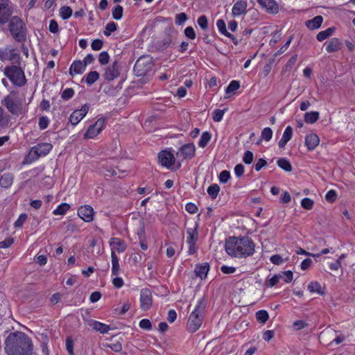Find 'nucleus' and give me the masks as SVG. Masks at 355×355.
<instances>
[{"mask_svg":"<svg viewBox=\"0 0 355 355\" xmlns=\"http://www.w3.org/2000/svg\"><path fill=\"white\" fill-rule=\"evenodd\" d=\"M158 159L162 166L168 168L174 165L175 162V157L170 150H164L159 153Z\"/></svg>","mask_w":355,"mask_h":355,"instance_id":"obj_11","label":"nucleus"},{"mask_svg":"<svg viewBox=\"0 0 355 355\" xmlns=\"http://www.w3.org/2000/svg\"><path fill=\"white\" fill-rule=\"evenodd\" d=\"M268 318L269 315L266 310H259L256 313V318L260 323H266Z\"/></svg>","mask_w":355,"mask_h":355,"instance_id":"obj_37","label":"nucleus"},{"mask_svg":"<svg viewBox=\"0 0 355 355\" xmlns=\"http://www.w3.org/2000/svg\"><path fill=\"white\" fill-rule=\"evenodd\" d=\"M49 119L47 116H42L39 118L38 125L40 130L46 129L49 124Z\"/></svg>","mask_w":355,"mask_h":355,"instance_id":"obj_49","label":"nucleus"},{"mask_svg":"<svg viewBox=\"0 0 355 355\" xmlns=\"http://www.w3.org/2000/svg\"><path fill=\"white\" fill-rule=\"evenodd\" d=\"M247 10V3L245 1L239 0L237 1L233 6L232 12L233 16H240L242 14H245Z\"/></svg>","mask_w":355,"mask_h":355,"instance_id":"obj_20","label":"nucleus"},{"mask_svg":"<svg viewBox=\"0 0 355 355\" xmlns=\"http://www.w3.org/2000/svg\"><path fill=\"white\" fill-rule=\"evenodd\" d=\"M257 1L271 13H277L279 10L278 4L275 0H257Z\"/></svg>","mask_w":355,"mask_h":355,"instance_id":"obj_24","label":"nucleus"},{"mask_svg":"<svg viewBox=\"0 0 355 355\" xmlns=\"http://www.w3.org/2000/svg\"><path fill=\"white\" fill-rule=\"evenodd\" d=\"M111 260H112V275L117 276L119 274L120 266L119 263V259L114 252H111Z\"/></svg>","mask_w":355,"mask_h":355,"instance_id":"obj_28","label":"nucleus"},{"mask_svg":"<svg viewBox=\"0 0 355 355\" xmlns=\"http://www.w3.org/2000/svg\"><path fill=\"white\" fill-rule=\"evenodd\" d=\"M9 31L13 39L24 42L26 39V27L22 19L17 16L12 17L8 24Z\"/></svg>","mask_w":355,"mask_h":355,"instance_id":"obj_4","label":"nucleus"},{"mask_svg":"<svg viewBox=\"0 0 355 355\" xmlns=\"http://www.w3.org/2000/svg\"><path fill=\"white\" fill-rule=\"evenodd\" d=\"M153 66V63L150 58L141 56L136 61L133 71L137 76H144L151 71Z\"/></svg>","mask_w":355,"mask_h":355,"instance_id":"obj_6","label":"nucleus"},{"mask_svg":"<svg viewBox=\"0 0 355 355\" xmlns=\"http://www.w3.org/2000/svg\"><path fill=\"white\" fill-rule=\"evenodd\" d=\"M197 22L202 30H206L208 28V20L205 15H201L199 17Z\"/></svg>","mask_w":355,"mask_h":355,"instance_id":"obj_52","label":"nucleus"},{"mask_svg":"<svg viewBox=\"0 0 355 355\" xmlns=\"http://www.w3.org/2000/svg\"><path fill=\"white\" fill-rule=\"evenodd\" d=\"M112 252L117 251L119 253H122L125 251L127 245L125 242L117 237H112L109 241Z\"/></svg>","mask_w":355,"mask_h":355,"instance_id":"obj_17","label":"nucleus"},{"mask_svg":"<svg viewBox=\"0 0 355 355\" xmlns=\"http://www.w3.org/2000/svg\"><path fill=\"white\" fill-rule=\"evenodd\" d=\"M319 115V112L316 111L306 112L304 114V121L308 123H313L318 120Z\"/></svg>","mask_w":355,"mask_h":355,"instance_id":"obj_32","label":"nucleus"},{"mask_svg":"<svg viewBox=\"0 0 355 355\" xmlns=\"http://www.w3.org/2000/svg\"><path fill=\"white\" fill-rule=\"evenodd\" d=\"M12 14L10 0H1L0 3V24H5L9 21Z\"/></svg>","mask_w":355,"mask_h":355,"instance_id":"obj_10","label":"nucleus"},{"mask_svg":"<svg viewBox=\"0 0 355 355\" xmlns=\"http://www.w3.org/2000/svg\"><path fill=\"white\" fill-rule=\"evenodd\" d=\"M140 308L143 311L150 309L153 304V296L151 291L148 288H143L140 292Z\"/></svg>","mask_w":355,"mask_h":355,"instance_id":"obj_12","label":"nucleus"},{"mask_svg":"<svg viewBox=\"0 0 355 355\" xmlns=\"http://www.w3.org/2000/svg\"><path fill=\"white\" fill-rule=\"evenodd\" d=\"M88 325L92 327L93 329L99 331L101 334H106L110 330L109 325L96 320H89L88 322Z\"/></svg>","mask_w":355,"mask_h":355,"instance_id":"obj_21","label":"nucleus"},{"mask_svg":"<svg viewBox=\"0 0 355 355\" xmlns=\"http://www.w3.org/2000/svg\"><path fill=\"white\" fill-rule=\"evenodd\" d=\"M196 147L193 143L186 144L182 146L176 153L178 157H182L186 159H191L194 157Z\"/></svg>","mask_w":355,"mask_h":355,"instance_id":"obj_14","label":"nucleus"},{"mask_svg":"<svg viewBox=\"0 0 355 355\" xmlns=\"http://www.w3.org/2000/svg\"><path fill=\"white\" fill-rule=\"evenodd\" d=\"M240 87V83L238 80H232L225 89L227 94H232Z\"/></svg>","mask_w":355,"mask_h":355,"instance_id":"obj_39","label":"nucleus"},{"mask_svg":"<svg viewBox=\"0 0 355 355\" xmlns=\"http://www.w3.org/2000/svg\"><path fill=\"white\" fill-rule=\"evenodd\" d=\"M325 49L328 53H334L341 49L343 44L338 38L334 37L325 42Z\"/></svg>","mask_w":355,"mask_h":355,"instance_id":"obj_18","label":"nucleus"},{"mask_svg":"<svg viewBox=\"0 0 355 355\" xmlns=\"http://www.w3.org/2000/svg\"><path fill=\"white\" fill-rule=\"evenodd\" d=\"M89 105L88 104L83 105L80 110L73 111L70 116L69 121L72 125H77L87 114Z\"/></svg>","mask_w":355,"mask_h":355,"instance_id":"obj_13","label":"nucleus"},{"mask_svg":"<svg viewBox=\"0 0 355 355\" xmlns=\"http://www.w3.org/2000/svg\"><path fill=\"white\" fill-rule=\"evenodd\" d=\"M99 133L98 132L97 130L94 127L93 125H89L87 130L84 135L85 139H93L96 136H97Z\"/></svg>","mask_w":355,"mask_h":355,"instance_id":"obj_42","label":"nucleus"},{"mask_svg":"<svg viewBox=\"0 0 355 355\" xmlns=\"http://www.w3.org/2000/svg\"><path fill=\"white\" fill-rule=\"evenodd\" d=\"M73 11L71 7L64 6L60 9V15L62 19H68L72 15Z\"/></svg>","mask_w":355,"mask_h":355,"instance_id":"obj_35","label":"nucleus"},{"mask_svg":"<svg viewBox=\"0 0 355 355\" xmlns=\"http://www.w3.org/2000/svg\"><path fill=\"white\" fill-rule=\"evenodd\" d=\"M336 198H337L336 191L333 189L329 191L325 195V200L329 202H334V201H336Z\"/></svg>","mask_w":355,"mask_h":355,"instance_id":"obj_54","label":"nucleus"},{"mask_svg":"<svg viewBox=\"0 0 355 355\" xmlns=\"http://www.w3.org/2000/svg\"><path fill=\"white\" fill-rule=\"evenodd\" d=\"M94 209L89 205L81 206L78 209V216L83 219L85 222H91L94 219Z\"/></svg>","mask_w":355,"mask_h":355,"instance_id":"obj_16","label":"nucleus"},{"mask_svg":"<svg viewBox=\"0 0 355 355\" xmlns=\"http://www.w3.org/2000/svg\"><path fill=\"white\" fill-rule=\"evenodd\" d=\"M211 138V135L209 132L206 131L202 132L201 135L200 139L198 141V146L200 148H205L207 146L208 143L210 141Z\"/></svg>","mask_w":355,"mask_h":355,"instance_id":"obj_31","label":"nucleus"},{"mask_svg":"<svg viewBox=\"0 0 355 355\" xmlns=\"http://www.w3.org/2000/svg\"><path fill=\"white\" fill-rule=\"evenodd\" d=\"M3 72L4 75L16 86L22 87L26 83L24 72L16 65L6 67Z\"/></svg>","mask_w":355,"mask_h":355,"instance_id":"obj_5","label":"nucleus"},{"mask_svg":"<svg viewBox=\"0 0 355 355\" xmlns=\"http://www.w3.org/2000/svg\"><path fill=\"white\" fill-rule=\"evenodd\" d=\"M277 165L279 167H280L286 172H290L292 171V166L290 162L286 158H280L277 161Z\"/></svg>","mask_w":355,"mask_h":355,"instance_id":"obj_34","label":"nucleus"},{"mask_svg":"<svg viewBox=\"0 0 355 355\" xmlns=\"http://www.w3.org/2000/svg\"><path fill=\"white\" fill-rule=\"evenodd\" d=\"M2 104L12 114L19 116L21 112V102L14 96L10 94L5 96L2 101Z\"/></svg>","mask_w":355,"mask_h":355,"instance_id":"obj_8","label":"nucleus"},{"mask_svg":"<svg viewBox=\"0 0 355 355\" xmlns=\"http://www.w3.org/2000/svg\"><path fill=\"white\" fill-rule=\"evenodd\" d=\"M110 61V55L107 51H102L98 55V62L101 65L108 64Z\"/></svg>","mask_w":355,"mask_h":355,"instance_id":"obj_46","label":"nucleus"},{"mask_svg":"<svg viewBox=\"0 0 355 355\" xmlns=\"http://www.w3.org/2000/svg\"><path fill=\"white\" fill-rule=\"evenodd\" d=\"M120 75V64L118 60H114L113 62L105 69L103 76L105 80L112 81L117 78Z\"/></svg>","mask_w":355,"mask_h":355,"instance_id":"obj_9","label":"nucleus"},{"mask_svg":"<svg viewBox=\"0 0 355 355\" xmlns=\"http://www.w3.org/2000/svg\"><path fill=\"white\" fill-rule=\"evenodd\" d=\"M13 182V175L10 173H4L0 178V185L1 187L8 189Z\"/></svg>","mask_w":355,"mask_h":355,"instance_id":"obj_27","label":"nucleus"},{"mask_svg":"<svg viewBox=\"0 0 355 355\" xmlns=\"http://www.w3.org/2000/svg\"><path fill=\"white\" fill-rule=\"evenodd\" d=\"M123 8L121 6L117 5L112 10V17L116 20H119L123 17Z\"/></svg>","mask_w":355,"mask_h":355,"instance_id":"obj_40","label":"nucleus"},{"mask_svg":"<svg viewBox=\"0 0 355 355\" xmlns=\"http://www.w3.org/2000/svg\"><path fill=\"white\" fill-rule=\"evenodd\" d=\"M103 42L100 39L94 40L92 42L91 47L94 51H98L103 47Z\"/></svg>","mask_w":355,"mask_h":355,"instance_id":"obj_60","label":"nucleus"},{"mask_svg":"<svg viewBox=\"0 0 355 355\" xmlns=\"http://www.w3.org/2000/svg\"><path fill=\"white\" fill-rule=\"evenodd\" d=\"M272 137V130L270 128H265L261 131V138L266 141L271 139Z\"/></svg>","mask_w":355,"mask_h":355,"instance_id":"obj_48","label":"nucleus"},{"mask_svg":"<svg viewBox=\"0 0 355 355\" xmlns=\"http://www.w3.org/2000/svg\"><path fill=\"white\" fill-rule=\"evenodd\" d=\"M335 30L336 28L334 27H329L324 31L319 32L316 35V38L319 42H322L331 36L335 32Z\"/></svg>","mask_w":355,"mask_h":355,"instance_id":"obj_29","label":"nucleus"},{"mask_svg":"<svg viewBox=\"0 0 355 355\" xmlns=\"http://www.w3.org/2000/svg\"><path fill=\"white\" fill-rule=\"evenodd\" d=\"M323 21V17L320 15L315 16L311 19L307 20L305 23L306 27L310 30L319 28Z\"/></svg>","mask_w":355,"mask_h":355,"instance_id":"obj_25","label":"nucleus"},{"mask_svg":"<svg viewBox=\"0 0 355 355\" xmlns=\"http://www.w3.org/2000/svg\"><path fill=\"white\" fill-rule=\"evenodd\" d=\"M198 223H196L192 227L187 229V243L189 245L188 254L191 255L197 252L196 243L198 240Z\"/></svg>","mask_w":355,"mask_h":355,"instance_id":"obj_7","label":"nucleus"},{"mask_svg":"<svg viewBox=\"0 0 355 355\" xmlns=\"http://www.w3.org/2000/svg\"><path fill=\"white\" fill-rule=\"evenodd\" d=\"M117 28V24L114 21H110L105 26L104 31V35L105 36H110L111 33L115 31Z\"/></svg>","mask_w":355,"mask_h":355,"instance_id":"obj_43","label":"nucleus"},{"mask_svg":"<svg viewBox=\"0 0 355 355\" xmlns=\"http://www.w3.org/2000/svg\"><path fill=\"white\" fill-rule=\"evenodd\" d=\"M230 178V173L229 171L224 170L220 172L219 175V180L221 183H226Z\"/></svg>","mask_w":355,"mask_h":355,"instance_id":"obj_59","label":"nucleus"},{"mask_svg":"<svg viewBox=\"0 0 355 355\" xmlns=\"http://www.w3.org/2000/svg\"><path fill=\"white\" fill-rule=\"evenodd\" d=\"M293 135V128L291 126H287L283 133L282 138L287 141H290Z\"/></svg>","mask_w":355,"mask_h":355,"instance_id":"obj_61","label":"nucleus"},{"mask_svg":"<svg viewBox=\"0 0 355 355\" xmlns=\"http://www.w3.org/2000/svg\"><path fill=\"white\" fill-rule=\"evenodd\" d=\"M139 327L145 330H150L152 329L151 322L148 319H142L139 322Z\"/></svg>","mask_w":355,"mask_h":355,"instance_id":"obj_56","label":"nucleus"},{"mask_svg":"<svg viewBox=\"0 0 355 355\" xmlns=\"http://www.w3.org/2000/svg\"><path fill=\"white\" fill-rule=\"evenodd\" d=\"M209 271V264L207 262L196 265L194 270L196 275L201 279H205L207 277Z\"/></svg>","mask_w":355,"mask_h":355,"instance_id":"obj_22","label":"nucleus"},{"mask_svg":"<svg viewBox=\"0 0 355 355\" xmlns=\"http://www.w3.org/2000/svg\"><path fill=\"white\" fill-rule=\"evenodd\" d=\"M10 119V116L5 114L3 108L0 107V127H8Z\"/></svg>","mask_w":355,"mask_h":355,"instance_id":"obj_38","label":"nucleus"},{"mask_svg":"<svg viewBox=\"0 0 355 355\" xmlns=\"http://www.w3.org/2000/svg\"><path fill=\"white\" fill-rule=\"evenodd\" d=\"M255 245L248 236H232L225 241L226 252L231 257L243 258L252 256L254 252Z\"/></svg>","mask_w":355,"mask_h":355,"instance_id":"obj_2","label":"nucleus"},{"mask_svg":"<svg viewBox=\"0 0 355 355\" xmlns=\"http://www.w3.org/2000/svg\"><path fill=\"white\" fill-rule=\"evenodd\" d=\"M220 191V187L217 184H211L207 189V193L212 199H216Z\"/></svg>","mask_w":355,"mask_h":355,"instance_id":"obj_36","label":"nucleus"},{"mask_svg":"<svg viewBox=\"0 0 355 355\" xmlns=\"http://www.w3.org/2000/svg\"><path fill=\"white\" fill-rule=\"evenodd\" d=\"M70 209V205L66 202H62L58 207L53 210L54 215H64Z\"/></svg>","mask_w":355,"mask_h":355,"instance_id":"obj_33","label":"nucleus"},{"mask_svg":"<svg viewBox=\"0 0 355 355\" xmlns=\"http://www.w3.org/2000/svg\"><path fill=\"white\" fill-rule=\"evenodd\" d=\"M86 69L85 64L81 60H75L69 68V74L73 76V73H83Z\"/></svg>","mask_w":355,"mask_h":355,"instance_id":"obj_23","label":"nucleus"},{"mask_svg":"<svg viewBox=\"0 0 355 355\" xmlns=\"http://www.w3.org/2000/svg\"><path fill=\"white\" fill-rule=\"evenodd\" d=\"M33 344L25 333H10L5 340V352L8 355H31Z\"/></svg>","mask_w":355,"mask_h":355,"instance_id":"obj_1","label":"nucleus"},{"mask_svg":"<svg viewBox=\"0 0 355 355\" xmlns=\"http://www.w3.org/2000/svg\"><path fill=\"white\" fill-rule=\"evenodd\" d=\"M188 19V16L184 12H180L175 15V23L178 26H182Z\"/></svg>","mask_w":355,"mask_h":355,"instance_id":"obj_41","label":"nucleus"},{"mask_svg":"<svg viewBox=\"0 0 355 355\" xmlns=\"http://www.w3.org/2000/svg\"><path fill=\"white\" fill-rule=\"evenodd\" d=\"M253 153L250 150H247L243 157V161L246 164H250L253 161Z\"/></svg>","mask_w":355,"mask_h":355,"instance_id":"obj_58","label":"nucleus"},{"mask_svg":"<svg viewBox=\"0 0 355 355\" xmlns=\"http://www.w3.org/2000/svg\"><path fill=\"white\" fill-rule=\"evenodd\" d=\"M105 125V119L103 118L98 119L94 124V127L97 130L98 132L100 133L104 128Z\"/></svg>","mask_w":355,"mask_h":355,"instance_id":"obj_57","label":"nucleus"},{"mask_svg":"<svg viewBox=\"0 0 355 355\" xmlns=\"http://www.w3.org/2000/svg\"><path fill=\"white\" fill-rule=\"evenodd\" d=\"M270 260L275 265H280L284 263L282 256L277 254L271 256Z\"/></svg>","mask_w":355,"mask_h":355,"instance_id":"obj_63","label":"nucleus"},{"mask_svg":"<svg viewBox=\"0 0 355 355\" xmlns=\"http://www.w3.org/2000/svg\"><path fill=\"white\" fill-rule=\"evenodd\" d=\"M313 200L309 198H304L301 201L302 207L306 210L311 209L313 207Z\"/></svg>","mask_w":355,"mask_h":355,"instance_id":"obj_47","label":"nucleus"},{"mask_svg":"<svg viewBox=\"0 0 355 355\" xmlns=\"http://www.w3.org/2000/svg\"><path fill=\"white\" fill-rule=\"evenodd\" d=\"M14 243V239L9 237L5 240L0 241V248H8L10 247Z\"/></svg>","mask_w":355,"mask_h":355,"instance_id":"obj_62","label":"nucleus"},{"mask_svg":"<svg viewBox=\"0 0 355 355\" xmlns=\"http://www.w3.org/2000/svg\"><path fill=\"white\" fill-rule=\"evenodd\" d=\"M53 146L50 143H42L33 146L31 153L35 155V158L46 155L52 149Z\"/></svg>","mask_w":355,"mask_h":355,"instance_id":"obj_15","label":"nucleus"},{"mask_svg":"<svg viewBox=\"0 0 355 355\" xmlns=\"http://www.w3.org/2000/svg\"><path fill=\"white\" fill-rule=\"evenodd\" d=\"M216 26L219 31V32L226 36V34L229 33V32L226 29V24L223 19H218L216 21Z\"/></svg>","mask_w":355,"mask_h":355,"instance_id":"obj_45","label":"nucleus"},{"mask_svg":"<svg viewBox=\"0 0 355 355\" xmlns=\"http://www.w3.org/2000/svg\"><path fill=\"white\" fill-rule=\"evenodd\" d=\"M99 78V73L96 71L89 72L85 77V81L88 85H92Z\"/></svg>","mask_w":355,"mask_h":355,"instance_id":"obj_30","label":"nucleus"},{"mask_svg":"<svg viewBox=\"0 0 355 355\" xmlns=\"http://www.w3.org/2000/svg\"><path fill=\"white\" fill-rule=\"evenodd\" d=\"M27 219L26 214H21L17 218V220L15 222L14 226L15 228H20L23 226L24 223L26 222Z\"/></svg>","mask_w":355,"mask_h":355,"instance_id":"obj_50","label":"nucleus"},{"mask_svg":"<svg viewBox=\"0 0 355 355\" xmlns=\"http://www.w3.org/2000/svg\"><path fill=\"white\" fill-rule=\"evenodd\" d=\"M184 33L187 37L190 40H194L196 37V34L194 29L191 26H188L184 29Z\"/></svg>","mask_w":355,"mask_h":355,"instance_id":"obj_55","label":"nucleus"},{"mask_svg":"<svg viewBox=\"0 0 355 355\" xmlns=\"http://www.w3.org/2000/svg\"><path fill=\"white\" fill-rule=\"evenodd\" d=\"M74 95V91L71 88L65 89L61 95V97L64 101H68Z\"/></svg>","mask_w":355,"mask_h":355,"instance_id":"obj_51","label":"nucleus"},{"mask_svg":"<svg viewBox=\"0 0 355 355\" xmlns=\"http://www.w3.org/2000/svg\"><path fill=\"white\" fill-rule=\"evenodd\" d=\"M279 282L278 277L275 275L273 277L266 281L265 286L267 288H272L276 286Z\"/></svg>","mask_w":355,"mask_h":355,"instance_id":"obj_53","label":"nucleus"},{"mask_svg":"<svg viewBox=\"0 0 355 355\" xmlns=\"http://www.w3.org/2000/svg\"><path fill=\"white\" fill-rule=\"evenodd\" d=\"M107 347L115 352H120L122 350V345L119 341L109 344Z\"/></svg>","mask_w":355,"mask_h":355,"instance_id":"obj_64","label":"nucleus"},{"mask_svg":"<svg viewBox=\"0 0 355 355\" xmlns=\"http://www.w3.org/2000/svg\"><path fill=\"white\" fill-rule=\"evenodd\" d=\"M207 300L205 297L200 298L195 306L194 310L190 314L187 328L190 333L197 331L201 327L205 313Z\"/></svg>","mask_w":355,"mask_h":355,"instance_id":"obj_3","label":"nucleus"},{"mask_svg":"<svg viewBox=\"0 0 355 355\" xmlns=\"http://www.w3.org/2000/svg\"><path fill=\"white\" fill-rule=\"evenodd\" d=\"M225 110L216 109L212 114L213 120L216 122H219L223 119Z\"/></svg>","mask_w":355,"mask_h":355,"instance_id":"obj_44","label":"nucleus"},{"mask_svg":"<svg viewBox=\"0 0 355 355\" xmlns=\"http://www.w3.org/2000/svg\"><path fill=\"white\" fill-rule=\"evenodd\" d=\"M320 139L316 134H309L305 137V145L309 150H313L319 144Z\"/></svg>","mask_w":355,"mask_h":355,"instance_id":"obj_19","label":"nucleus"},{"mask_svg":"<svg viewBox=\"0 0 355 355\" xmlns=\"http://www.w3.org/2000/svg\"><path fill=\"white\" fill-rule=\"evenodd\" d=\"M307 288L310 293H316L317 294H318L320 295H324L325 293V292H324V289L322 288L320 284L316 281L311 282L309 284Z\"/></svg>","mask_w":355,"mask_h":355,"instance_id":"obj_26","label":"nucleus"}]
</instances>
